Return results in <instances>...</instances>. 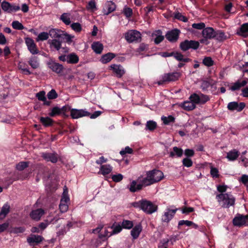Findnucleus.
I'll return each mask as SVG.
<instances>
[{
	"label": "nucleus",
	"mask_w": 248,
	"mask_h": 248,
	"mask_svg": "<svg viewBox=\"0 0 248 248\" xmlns=\"http://www.w3.org/2000/svg\"><path fill=\"white\" fill-rule=\"evenodd\" d=\"M189 101L183 102L181 106L186 110L190 111L195 108L196 104H204L210 100L208 95L200 93H193L189 97Z\"/></svg>",
	"instance_id": "obj_1"
},
{
	"label": "nucleus",
	"mask_w": 248,
	"mask_h": 248,
	"mask_svg": "<svg viewBox=\"0 0 248 248\" xmlns=\"http://www.w3.org/2000/svg\"><path fill=\"white\" fill-rule=\"evenodd\" d=\"M131 204L133 207L139 208L148 214H151L155 212L157 209V205L145 199H142L138 202H134L132 203Z\"/></svg>",
	"instance_id": "obj_2"
},
{
	"label": "nucleus",
	"mask_w": 248,
	"mask_h": 248,
	"mask_svg": "<svg viewBox=\"0 0 248 248\" xmlns=\"http://www.w3.org/2000/svg\"><path fill=\"white\" fill-rule=\"evenodd\" d=\"M164 177L163 172L159 170H152L147 171L146 177L143 178V184L148 186L161 180Z\"/></svg>",
	"instance_id": "obj_3"
},
{
	"label": "nucleus",
	"mask_w": 248,
	"mask_h": 248,
	"mask_svg": "<svg viewBox=\"0 0 248 248\" xmlns=\"http://www.w3.org/2000/svg\"><path fill=\"white\" fill-rule=\"evenodd\" d=\"M218 202L223 208H229L234 204L235 199L231 194L221 193L216 196Z\"/></svg>",
	"instance_id": "obj_4"
},
{
	"label": "nucleus",
	"mask_w": 248,
	"mask_h": 248,
	"mask_svg": "<svg viewBox=\"0 0 248 248\" xmlns=\"http://www.w3.org/2000/svg\"><path fill=\"white\" fill-rule=\"evenodd\" d=\"M181 76L180 72H173L164 74L161 79L157 82L158 85H162L165 82H169L177 80Z\"/></svg>",
	"instance_id": "obj_5"
},
{
	"label": "nucleus",
	"mask_w": 248,
	"mask_h": 248,
	"mask_svg": "<svg viewBox=\"0 0 248 248\" xmlns=\"http://www.w3.org/2000/svg\"><path fill=\"white\" fill-rule=\"evenodd\" d=\"M143 184L142 176L139 177L136 180H133L127 186L129 190L131 192H136L141 190L143 186H146Z\"/></svg>",
	"instance_id": "obj_6"
},
{
	"label": "nucleus",
	"mask_w": 248,
	"mask_h": 248,
	"mask_svg": "<svg viewBox=\"0 0 248 248\" xmlns=\"http://www.w3.org/2000/svg\"><path fill=\"white\" fill-rule=\"evenodd\" d=\"M125 38L129 43L138 42L141 41V34L136 30H130L125 33Z\"/></svg>",
	"instance_id": "obj_7"
},
{
	"label": "nucleus",
	"mask_w": 248,
	"mask_h": 248,
	"mask_svg": "<svg viewBox=\"0 0 248 248\" xmlns=\"http://www.w3.org/2000/svg\"><path fill=\"white\" fill-rule=\"evenodd\" d=\"M215 31L213 28L207 27L205 28L202 31V35L203 38L200 40V42L202 44L207 45L209 42L208 39H212L214 38Z\"/></svg>",
	"instance_id": "obj_8"
},
{
	"label": "nucleus",
	"mask_w": 248,
	"mask_h": 248,
	"mask_svg": "<svg viewBox=\"0 0 248 248\" xmlns=\"http://www.w3.org/2000/svg\"><path fill=\"white\" fill-rule=\"evenodd\" d=\"M200 46L199 42L194 40H185L180 44L181 49L186 51L190 48L197 49Z\"/></svg>",
	"instance_id": "obj_9"
},
{
	"label": "nucleus",
	"mask_w": 248,
	"mask_h": 248,
	"mask_svg": "<svg viewBox=\"0 0 248 248\" xmlns=\"http://www.w3.org/2000/svg\"><path fill=\"white\" fill-rule=\"evenodd\" d=\"M248 222V215L237 214L233 219V224L235 226L241 227L246 225Z\"/></svg>",
	"instance_id": "obj_10"
},
{
	"label": "nucleus",
	"mask_w": 248,
	"mask_h": 248,
	"mask_svg": "<svg viewBox=\"0 0 248 248\" xmlns=\"http://www.w3.org/2000/svg\"><path fill=\"white\" fill-rule=\"evenodd\" d=\"M67 193V188L65 187V188L64 189L63 195L61 199V202L59 205V209L60 210L61 212L62 213L66 212L68 209L67 202L69 201V198L66 195Z\"/></svg>",
	"instance_id": "obj_11"
},
{
	"label": "nucleus",
	"mask_w": 248,
	"mask_h": 248,
	"mask_svg": "<svg viewBox=\"0 0 248 248\" xmlns=\"http://www.w3.org/2000/svg\"><path fill=\"white\" fill-rule=\"evenodd\" d=\"M90 113L86 109H78L72 108L70 109V115L73 119H78L84 116H89Z\"/></svg>",
	"instance_id": "obj_12"
},
{
	"label": "nucleus",
	"mask_w": 248,
	"mask_h": 248,
	"mask_svg": "<svg viewBox=\"0 0 248 248\" xmlns=\"http://www.w3.org/2000/svg\"><path fill=\"white\" fill-rule=\"evenodd\" d=\"M1 6L2 10L7 13L15 12L20 9L19 6L15 4H11L5 1L2 2Z\"/></svg>",
	"instance_id": "obj_13"
},
{
	"label": "nucleus",
	"mask_w": 248,
	"mask_h": 248,
	"mask_svg": "<svg viewBox=\"0 0 248 248\" xmlns=\"http://www.w3.org/2000/svg\"><path fill=\"white\" fill-rule=\"evenodd\" d=\"M246 105L244 102L238 103L237 102H231L228 103L227 108L231 111H241L245 107Z\"/></svg>",
	"instance_id": "obj_14"
},
{
	"label": "nucleus",
	"mask_w": 248,
	"mask_h": 248,
	"mask_svg": "<svg viewBox=\"0 0 248 248\" xmlns=\"http://www.w3.org/2000/svg\"><path fill=\"white\" fill-rule=\"evenodd\" d=\"M44 240V238L41 235L31 234L27 238V241L30 246H35L40 243Z\"/></svg>",
	"instance_id": "obj_15"
},
{
	"label": "nucleus",
	"mask_w": 248,
	"mask_h": 248,
	"mask_svg": "<svg viewBox=\"0 0 248 248\" xmlns=\"http://www.w3.org/2000/svg\"><path fill=\"white\" fill-rule=\"evenodd\" d=\"M180 32L178 29L172 30L166 33V38L170 42H176L178 39Z\"/></svg>",
	"instance_id": "obj_16"
},
{
	"label": "nucleus",
	"mask_w": 248,
	"mask_h": 248,
	"mask_svg": "<svg viewBox=\"0 0 248 248\" xmlns=\"http://www.w3.org/2000/svg\"><path fill=\"white\" fill-rule=\"evenodd\" d=\"M45 214L44 210L41 208L32 210L30 214L31 218L35 221L40 220L41 217Z\"/></svg>",
	"instance_id": "obj_17"
},
{
	"label": "nucleus",
	"mask_w": 248,
	"mask_h": 248,
	"mask_svg": "<svg viewBox=\"0 0 248 248\" xmlns=\"http://www.w3.org/2000/svg\"><path fill=\"white\" fill-rule=\"evenodd\" d=\"M25 42L31 54H36L38 53L39 51L36 47V46L32 39L27 38L26 39Z\"/></svg>",
	"instance_id": "obj_18"
},
{
	"label": "nucleus",
	"mask_w": 248,
	"mask_h": 248,
	"mask_svg": "<svg viewBox=\"0 0 248 248\" xmlns=\"http://www.w3.org/2000/svg\"><path fill=\"white\" fill-rule=\"evenodd\" d=\"M110 68L113 70V72L118 78H121L125 73L124 68L120 64H111L110 66Z\"/></svg>",
	"instance_id": "obj_19"
},
{
	"label": "nucleus",
	"mask_w": 248,
	"mask_h": 248,
	"mask_svg": "<svg viewBox=\"0 0 248 248\" xmlns=\"http://www.w3.org/2000/svg\"><path fill=\"white\" fill-rule=\"evenodd\" d=\"M177 209H167L166 211L164 213L162 217V220L164 222H169L173 217Z\"/></svg>",
	"instance_id": "obj_20"
},
{
	"label": "nucleus",
	"mask_w": 248,
	"mask_h": 248,
	"mask_svg": "<svg viewBox=\"0 0 248 248\" xmlns=\"http://www.w3.org/2000/svg\"><path fill=\"white\" fill-rule=\"evenodd\" d=\"M42 157L46 161H50L53 163L58 161V155L55 153H44L42 154Z\"/></svg>",
	"instance_id": "obj_21"
},
{
	"label": "nucleus",
	"mask_w": 248,
	"mask_h": 248,
	"mask_svg": "<svg viewBox=\"0 0 248 248\" xmlns=\"http://www.w3.org/2000/svg\"><path fill=\"white\" fill-rule=\"evenodd\" d=\"M60 218L58 216H56L53 218H51L50 219H46V220H44V222H41V223L39 224V227L42 230H44L47 227V226L49 224L51 223L54 224L56 223L60 219Z\"/></svg>",
	"instance_id": "obj_22"
},
{
	"label": "nucleus",
	"mask_w": 248,
	"mask_h": 248,
	"mask_svg": "<svg viewBox=\"0 0 248 248\" xmlns=\"http://www.w3.org/2000/svg\"><path fill=\"white\" fill-rule=\"evenodd\" d=\"M112 167L109 164L102 165L100 166L98 173L105 176L109 174L112 171Z\"/></svg>",
	"instance_id": "obj_23"
},
{
	"label": "nucleus",
	"mask_w": 248,
	"mask_h": 248,
	"mask_svg": "<svg viewBox=\"0 0 248 248\" xmlns=\"http://www.w3.org/2000/svg\"><path fill=\"white\" fill-rule=\"evenodd\" d=\"M116 9V6L114 2L111 1L107 2L105 7L103 9L104 15H108L111 12H113Z\"/></svg>",
	"instance_id": "obj_24"
},
{
	"label": "nucleus",
	"mask_w": 248,
	"mask_h": 248,
	"mask_svg": "<svg viewBox=\"0 0 248 248\" xmlns=\"http://www.w3.org/2000/svg\"><path fill=\"white\" fill-rule=\"evenodd\" d=\"M49 67L57 74L61 73L63 69V67L62 64L53 62L49 63Z\"/></svg>",
	"instance_id": "obj_25"
},
{
	"label": "nucleus",
	"mask_w": 248,
	"mask_h": 248,
	"mask_svg": "<svg viewBox=\"0 0 248 248\" xmlns=\"http://www.w3.org/2000/svg\"><path fill=\"white\" fill-rule=\"evenodd\" d=\"M239 155V152L236 149H233L227 153L226 158L229 161L235 160Z\"/></svg>",
	"instance_id": "obj_26"
},
{
	"label": "nucleus",
	"mask_w": 248,
	"mask_h": 248,
	"mask_svg": "<svg viewBox=\"0 0 248 248\" xmlns=\"http://www.w3.org/2000/svg\"><path fill=\"white\" fill-rule=\"evenodd\" d=\"M160 30L155 31L152 33V37L154 38L155 44H158L164 40V36L162 34Z\"/></svg>",
	"instance_id": "obj_27"
},
{
	"label": "nucleus",
	"mask_w": 248,
	"mask_h": 248,
	"mask_svg": "<svg viewBox=\"0 0 248 248\" xmlns=\"http://www.w3.org/2000/svg\"><path fill=\"white\" fill-rule=\"evenodd\" d=\"M28 63L33 69H37L40 66L39 59L35 56H32L30 58Z\"/></svg>",
	"instance_id": "obj_28"
},
{
	"label": "nucleus",
	"mask_w": 248,
	"mask_h": 248,
	"mask_svg": "<svg viewBox=\"0 0 248 248\" xmlns=\"http://www.w3.org/2000/svg\"><path fill=\"white\" fill-rule=\"evenodd\" d=\"M248 79L243 80L241 81H238L234 83L233 85L230 87V90L234 91L240 89L241 87L245 86L248 83Z\"/></svg>",
	"instance_id": "obj_29"
},
{
	"label": "nucleus",
	"mask_w": 248,
	"mask_h": 248,
	"mask_svg": "<svg viewBox=\"0 0 248 248\" xmlns=\"http://www.w3.org/2000/svg\"><path fill=\"white\" fill-rule=\"evenodd\" d=\"M48 43L51 48H53L57 50H59L61 48V42L57 39L49 40Z\"/></svg>",
	"instance_id": "obj_30"
},
{
	"label": "nucleus",
	"mask_w": 248,
	"mask_h": 248,
	"mask_svg": "<svg viewBox=\"0 0 248 248\" xmlns=\"http://www.w3.org/2000/svg\"><path fill=\"white\" fill-rule=\"evenodd\" d=\"M183 154V150L181 148L175 146L173 148V152H170V157L173 158L176 155L178 157H180Z\"/></svg>",
	"instance_id": "obj_31"
},
{
	"label": "nucleus",
	"mask_w": 248,
	"mask_h": 248,
	"mask_svg": "<svg viewBox=\"0 0 248 248\" xmlns=\"http://www.w3.org/2000/svg\"><path fill=\"white\" fill-rule=\"evenodd\" d=\"M92 48L96 54H100L103 49V46L98 42H93L92 45Z\"/></svg>",
	"instance_id": "obj_32"
},
{
	"label": "nucleus",
	"mask_w": 248,
	"mask_h": 248,
	"mask_svg": "<svg viewBox=\"0 0 248 248\" xmlns=\"http://www.w3.org/2000/svg\"><path fill=\"white\" fill-rule=\"evenodd\" d=\"M115 57V55L114 53H108L102 56L100 61L103 63H107L109 62Z\"/></svg>",
	"instance_id": "obj_33"
},
{
	"label": "nucleus",
	"mask_w": 248,
	"mask_h": 248,
	"mask_svg": "<svg viewBox=\"0 0 248 248\" xmlns=\"http://www.w3.org/2000/svg\"><path fill=\"white\" fill-rule=\"evenodd\" d=\"M141 231V227L140 225H138L133 228L131 231V234L134 239H136L139 237Z\"/></svg>",
	"instance_id": "obj_34"
},
{
	"label": "nucleus",
	"mask_w": 248,
	"mask_h": 248,
	"mask_svg": "<svg viewBox=\"0 0 248 248\" xmlns=\"http://www.w3.org/2000/svg\"><path fill=\"white\" fill-rule=\"evenodd\" d=\"M173 57L174 58L177 60V61L179 62H188L190 61H191V60L189 58H184V56L183 54H182L181 53L176 52H174V55Z\"/></svg>",
	"instance_id": "obj_35"
},
{
	"label": "nucleus",
	"mask_w": 248,
	"mask_h": 248,
	"mask_svg": "<svg viewBox=\"0 0 248 248\" xmlns=\"http://www.w3.org/2000/svg\"><path fill=\"white\" fill-rule=\"evenodd\" d=\"M239 34L244 37L248 36V22L241 25Z\"/></svg>",
	"instance_id": "obj_36"
},
{
	"label": "nucleus",
	"mask_w": 248,
	"mask_h": 248,
	"mask_svg": "<svg viewBox=\"0 0 248 248\" xmlns=\"http://www.w3.org/2000/svg\"><path fill=\"white\" fill-rule=\"evenodd\" d=\"M10 209V206L8 203H5L1 208L0 214L2 216L1 218L5 217L6 215L9 213Z\"/></svg>",
	"instance_id": "obj_37"
},
{
	"label": "nucleus",
	"mask_w": 248,
	"mask_h": 248,
	"mask_svg": "<svg viewBox=\"0 0 248 248\" xmlns=\"http://www.w3.org/2000/svg\"><path fill=\"white\" fill-rule=\"evenodd\" d=\"M214 38L219 41H222L226 39V36L224 32L221 31H215Z\"/></svg>",
	"instance_id": "obj_38"
},
{
	"label": "nucleus",
	"mask_w": 248,
	"mask_h": 248,
	"mask_svg": "<svg viewBox=\"0 0 248 248\" xmlns=\"http://www.w3.org/2000/svg\"><path fill=\"white\" fill-rule=\"evenodd\" d=\"M78 56L74 53L67 56V62L68 63H76L78 62Z\"/></svg>",
	"instance_id": "obj_39"
},
{
	"label": "nucleus",
	"mask_w": 248,
	"mask_h": 248,
	"mask_svg": "<svg viewBox=\"0 0 248 248\" xmlns=\"http://www.w3.org/2000/svg\"><path fill=\"white\" fill-rule=\"evenodd\" d=\"M40 121L45 126H49L52 125L53 121L49 117H41Z\"/></svg>",
	"instance_id": "obj_40"
},
{
	"label": "nucleus",
	"mask_w": 248,
	"mask_h": 248,
	"mask_svg": "<svg viewBox=\"0 0 248 248\" xmlns=\"http://www.w3.org/2000/svg\"><path fill=\"white\" fill-rule=\"evenodd\" d=\"M61 19L66 25H68L71 23L70 15L68 13H64L61 16Z\"/></svg>",
	"instance_id": "obj_41"
},
{
	"label": "nucleus",
	"mask_w": 248,
	"mask_h": 248,
	"mask_svg": "<svg viewBox=\"0 0 248 248\" xmlns=\"http://www.w3.org/2000/svg\"><path fill=\"white\" fill-rule=\"evenodd\" d=\"M29 162L21 161L16 165V169L19 171H22L29 166Z\"/></svg>",
	"instance_id": "obj_42"
},
{
	"label": "nucleus",
	"mask_w": 248,
	"mask_h": 248,
	"mask_svg": "<svg viewBox=\"0 0 248 248\" xmlns=\"http://www.w3.org/2000/svg\"><path fill=\"white\" fill-rule=\"evenodd\" d=\"M157 124L156 122L153 121H149L147 122L146 124V130L153 131L156 127Z\"/></svg>",
	"instance_id": "obj_43"
},
{
	"label": "nucleus",
	"mask_w": 248,
	"mask_h": 248,
	"mask_svg": "<svg viewBox=\"0 0 248 248\" xmlns=\"http://www.w3.org/2000/svg\"><path fill=\"white\" fill-rule=\"evenodd\" d=\"M161 120L165 124H169L170 123L174 122L175 118L171 115H170L168 117L162 116Z\"/></svg>",
	"instance_id": "obj_44"
},
{
	"label": "nucleus",
	"mask_w": 248,
	"mask_h": 248,
	"mask_svg": "<svg viewBox=\"0 0 248 248\" xmlns=\"http://www.w3.org/2000/svg\"><path fill=\"white\" fill-rule=\"evenodd\" d=\"M212 84L207 80H203L201 82V88L203 91H206L208 90V88L212 86Z\"/></svg>",
	"instance_id": "obj_45"
},
{
	"label": "nucleus",
	"mask_w": 248,
	"mask_h": 248,
	"mask_svg": "<svg viewBox=\"0 0 248 248\" xmlns=\"http://www.w3.org/2000/svg\"><path fill=\"white\" fill-rule=\"evenodd\" d=\"M111 228L113 229V230L112 232H110L109 236H111L112 234H116L120 232L122 229V226L120 224H118L116 226L114 224H113Z\"/></svg>",
	"instance_id": "obj_46"
},
{
	"label": "nucleus",
	"mask_w": 248,
	"mask_h": 248,
	"mask_svg": "<svg viewBox=\"0 0 248 248\" xmlns=\"http://www.w3.org/2000/svg\"><path fill=\"white\" fill-rule=\"evenodd\" d=\"M48 33L46 32H42L39 34L36 38L37 41L46 40L48 38Z\"/></svg>",
	"instance_id": "obj_47"
},
{
	"label": "nucleus",
	"mask_w": 248,
	"mask_h": 248,
	"mask_svg": "<svg viewBox=\"0 0 248 248\" xmlns=\"http://www.w3.org/2000/svg\"><path fill=\"white\" fill-rule=\"evenodd\" d=\"M202 63L205 66L210 67L213 65L214 61L212 60L211 57H207L204 58L202 61Z\"/></svg>",
	"instance_id": "obj_48"
},
{
	"label": "nucleus",
	"mask_w": 248,
	"mask_h": 248,
	"mask_svg": "<svg viewBox=\"0 0 248 248\" xmlns=\"http://www.w3.org/2000/svg\"><path fill=\"white\" fill-rule=\"evenodd\" d=\"M122 226L125 229H131L133 226V222L131 221L124 220L122 222Z\"/></svg>",
	"instance_id": "obj_49"
},
{
	"label": "nucleus",
	"mask_w": 248,
	"mask_h": 248,
	"mask_svg": "<svg viewBox=\"0 0 248 248\" xmlns=\"http://www.w3.org/2000/svg\"><path fill=\"white\" fill-rule=\"evenodd\" d=\"M14 29L21 30L24 29L23 25L18 21H14L12 24Z\"/></svg>",
	"instance_id": "obj_50"
},
{
	"label": "nucleus",
	"mask_w": 248,
	"mask_h": 248,
	"mask_svg": "<svg viewBox=\"0 0 248 248\" xmlns=\"http://www.w3.org/2000/svg\"><path fill=\"white\" fill-rule=\"evenodd\" d=\"M123 175L120 173L117 174H114L111 176V179L112 181L116 183L121 181L123 180Z\"/></svg>",
	"instance_id": "obj_51"
},
{
	"label": "nucleus",
	"mask_w": 248,
	"mask_h": 248,
	"mask_svg": "<svg viewBox=\"0 0 248 248\" xmlns=\"http://www.w3.org/2000/svg\"><path fill=\"white\" fill-rule=\"evenodd\" d=\"M183 165L186 167H190L193 165L191 159L188 157L185 158L182 160Z\"/></svg>",
	"instance_id": "obj_52"
},
{
	"label": "nucleus",
	"mask_w": 248,
	"mask_h": 248,
	"mask_svg": "<svg viewBox=\"0 0 248 248\" xmlns=\"http://www.w3.org/2000/svg\"><path fill=\"white\" fill-rule=\"evenodd\" d=\"M174 16L176 19L183 22H186L187 21V18L179 12L175 13Z\"/></svg>",
	"instance_id": "obj_53"
},
{
	"label": "nucleus",
	"mask_w": 248,
	"mask_h": 248,
	"mask_svg": "<svg viewBox=\"0 0 248 248\" xmlns=\"http://www.w3.org/2000/svg\"><path fill=\"white\" fill-rule=\"evenodd\" d=\"M133 149L129 146H126L124 149H123L120 152V154L122 155H124L126 154H133Z\"/></svg>",
	"instance_id": "obj_54"
},
{
	"label": "nucleus",
	"mask_w": 248,
	"mask_h": 248,
	"mask_svg": "<svg viewBox=\"0 0 248 248\" xmlns=\"http://www.w3.org/2000/svg\"><path fill=\"white\" fill-rule=\"evenodd\" d=\"M47 96L49 99H54L58 97V94L55 90L52 89L48 93Z\"/></svg>",
	"instance_id": "obj_55"
},
{
	"label": "nucleus",
	"mask_w": 248,
	"mask_h": 248,
	"mask_svg": "<svg viewBox=\"0 0 248 248\" xmlns=\"http://www.w3.org/2000/svg\"><path fill=\"white\" fill-rule=\"evenodd\" d=\"M45 94L46 93L45 91H41L36 93V96L39 100L46 101V97L45 96Z\"/></svg>",
	"instance_id": "obj_56"
},
{
	"label": "nucleus",
	"mask_w": 248,
	"mask_h": 248,
	"mask_svg": "<svg viewBox=\"0 0 248 248\" xmlns=\"http://www.w3.org/2000/svg\"><path fill=\"white\" fill-rule=\"evenodd\" d=\"M72 29L77 32H79L81 31V26L79 23H74L71 24Z\"/></svg>",
	"instance_id": "obj_57"
},
{
	"label": "nucleus",
	"mask_w": 248,
	"mask_h": 248,
	"mask_svg": "<svg viewBox=\"0 0 248 248\" xmlns=\"http://www.w3.org/2000/svg\"><path fill=\"white\" fill-rule=\"evenodd\" d=\"M192 28L198 29V30H202L204 29L205 27V25L204 23L200 22L198 23H193L192 25Z\"/></svg>",
	"instance_id": "obj_58"
},
{
	"label": "nucleus",
	"mask_w": 248,
	"mask_h": 248,
	"mask_svg": "<svg viewBox=\"0 0 248 248\" xmlns=\"http://www.w3.org/2000/svg\"><path fill=\"white\" fill-rule=\"evenodd\" d=\"M61 113V109L58 107H54L51 109V111L49 113V116L53 117L56 115L59 114Z\"/></svg>",
	"instance_id": "obj_59"
},
{
	"label": "nucleus",
	"mask_w": 248,
	"mask_h": 248,
	"mask_svg": "<svg viewBox=\"0 0 248 248\" xmlns=\"http://www.w3.org/2000/svg\"><path fill=\"white\" fill-rule=\"evenodd\" d=\"M148 48V46L147 45H146L145 44H141L139 47L137 48V51L138 52L140 53L143 51H145L147 50Z\"/></svg>",
	"instance_id": "obj_60"
},
{
	"label": "nucleus",
	"mask_w": 248,
	"mask_h": 248,
	"mask_svg": "<svg viewBox=\"0 0 248 248\" xmlns=\"http://www.w3.org/2000/svg\"><path fill=\"white\" fill-rule=\"evenodd\" d=\"M210 174L213 177L217 178L219 176L218 170L216 168H211Z\"/></svg>",
	"instance_id": "obj_61"
},
{
	"label": "nucleus",
	"mask_w": 248,
	"mask_h": 248,
	"mask_svg": "<svg viewBox=\"0 0 248 248\" xmlns=\"http://www.w3.org/2000/svg\"><path fill=\"white\" fill-rule=\"evenodd\" d=\"M58 31L56 29H51L49 31L48 35L52 38H58L60 37V34L57 32Z\"/></svg>",
	"instance_id": "obj_62"
},
{
	"label": "nucleus",
	"mask_w": 248,
	"mask_h": 248,
	"mask_svg": "<svg viewBox=\"0 0 248 248\" xmlns=\"http://www.w3.org/2000/svg\"><path fill=\"white\" fill-rule=\"evenodd\" d=\"M240 181L246 186H248V175L243 174L241 176Z\"/></svg>",
	"instance_id": "obj_63"
},
{
	"label": "nucleus",
	"mask_w": 248,
	"mask_h": 248,
	"mask_svg": "<svg viewBox=\"0 0 248 248\" xmlns=\"http://www.w3.org/2000/svg\"><path fill=\"white\" fill-rule=\"evenodd\" d=\"M124 13L127 17H129L132 15V10L128 7L125 8L124 9Z\"/></svg>",
	"instance_id": "obj_64"
}]
</instances>
